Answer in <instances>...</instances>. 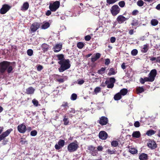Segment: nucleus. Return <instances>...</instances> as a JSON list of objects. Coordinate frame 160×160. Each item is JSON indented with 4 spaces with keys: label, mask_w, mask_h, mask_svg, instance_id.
Wrapping results in <instances>:
<instances>
[{
    "label": "nucleus",
    "mask_w": 160,
    "mask_h": 160,
    "mask_svg": "<svg viewBox=\"0 0 160 160\" xmlns=\"http://www.w3.org/2000/svg\"><path fill=\"white\" fill-rule=\"evenodd\" d=\"M29 4L28 2H26L23 4L21 7V10L22 11H25L27 10L29 8Z\"/></svg>",
    "instance_id": "20"
},
{
    "label": "nucleus",
    "mask_w": 160,
    "mask_h": 160,
    "mask_svg": "<svg viewBox=\"0 0 160 160\" xmlns=\"http://www.w3.org/2000/svg\"><path fill=\"white\" fill-rule=\"evenodd\" d=\"M144 91V89L142 87H139L136 88V92L137 94L141 93Z\"/></svg>",
    "instance_id": "26"
},
{
    "label": "nucleus",
    "mask_w": 160,
    "mask_h": 160,
    "mask_svg": "<svg viewBox=\"0 0 160 160\" xmlns=\"http://www.w3.org/2000/svg\"><path fill=\"white\" fill-rule=\"evenodd\" d=\"M132 136L133 138H138L140 137L141 134L139 131H134L133 132Z\"/></svg>",
    "instance_id": "22"
},
{
    "label": "nucleus",
    "mask_w": 160,
    "mask_h": 160,
    "mask_svg": "<svg viewBox=\"0 0 160 160\" xmlns=\"http://www.w3.org/2000/svg\"><path fill=\"white\" fill-rule=\"evenodd\" d=\"M129 152L132 154H135L137 153V150L135 148H131L129 149Z\"/></svg>",
    "instance_id": "36"
},
{
    "label": "nucleus",
    "mask_w": 160,
    "mask_h": 160,
    "mask_svg": "<svg viewBox=\"0 0 160 160\" xmlns=\"http://www.w3.org/2000/svg\"><path fill=\"white\" fill-rule=\"evenodd\" d=\"M110 61L109 59L107 58L105 60L104 64L105 65H108L110 63Z\"/></svg>",
    "instance_id": "56"
},
{
    "label": "nucleus",
    "mask_w": 160,
    "mask_h": 160,
    "mask_svg": "<svg viewBox=\"0 0 160 160\" xmlns=\"http://www.w3.org/2000/svg\"><path fill=\"white\" fill-rule=\"evenodd\" d=\"M77 95L76 94L73 93L72 94L71 97V99L73 101L75 100L77 98Z\"/></svg>",
    "instance_id": "45"
},
{
    "label": "nucleus",
    "mask_w": 160,
    "mask_h": 160,
    "mask_svg": "<svg viewBox=\"0 0 160 160\" xmlns=\"http://www.w3.org/2000/svg\"><path fill=\"white\" fill-rule=\"evenodd\" d=\"M116 2V0H106L107 3L106 5L108 6L110 4H112Z\"/></svg>",
    "instance_id": "32"
},
{
    "label": "nucleus",
    "mask_w": 160,
    "mask_h": 160,
    "mask_svg": "<svg viewBox=\"0 0 160 160\" xmlns=\"http://www.w3.org/2000/svg\"><path fill=\"white\" fill-rule=\"evenodd\" d=\"M138 12V11L137 10H133L132 12V15L134 16L136 15Z\"/></svg>",
    "instance_id": "60"
},
{
    "label": "nucleus",
    "mask_w": 160,
    "mask_h": 160,
    "mask_svg": "<svg viewBox=\"0 0 160 160\" xmlns=\"http://www.w3.org/2000/svg\"><path fill=\"white\" fill-rule=\"evenodd\" d=\"M138 51L137 49H133L131 52V54L133 56H136L138 53Z\"/></svg>",
    "instance_id": "42"
},
{
    "label": "nucleus",
    "mask_w": 160,
    "mask_h": 160,
    "mask_svg": "<svg viewBox=\"0 0 160 160\" xmlns=\"http://www.w3.org/2000/svg\"><path fill=\"white\" fill-rule=\"evenodd\" d=\"M92 155L93 156H95L97 155V150L96 149H95V151H94L93 152H90Z\"/></svg>",
    "instance_id": "61"
},
{
    "label": "nucleus",
    "mask_w": 160,
    "mask_h": 160,
    "mask_svg": "<svg viewBox=\"0 0 160 160\" xmlns=\"http://www.w3.org/2000/svg\"><path fill=\"white\" fill-rule=\"evenodd\" d=\"M99 30L98 32L99 33H101L103 31V29L102 27L99 26L98 28H97L96 29V32L98 30Z\"/></svg>",
    "instance_id": "49"
},
{
    "label": "nucleus",
    "mask_w": 160,
    "mask_h": 160,
    "mask_svg": "<svg viewBox=\"0 0 160 160\" xmlns=\"http://www.w3.org/2000/svg\"><path fill=\"white\" fill-rule=\"evenodd\" d=\"M118 4L120 7L123 8L125 5V3L124 1H122L119 2Z\"/></svg>",
    "instance_id": "48"
},
{
    "label": "nucleus",
    "mask_w": 160,
    "mask_h": 160,
    "mask_svg": "<svg viewBox=\"0 0 160 160\" xmlns=\"http://www.w3.org/2000/svg\"><path fill=\"white\" fill-rule=\"evenodd\" d=\"M58 64L60 65L58 70L60 72H62L69 68L71 67L70 61L69 59H67L63 62L58 61Z\"/></svg>",
    "instance_id": "2"
},
{
    "label": "nucleus",
    "mask_w": 160,
    "mask_h": 160,
    "mask_svg": "<svg viewBox=\"0 0 160 160\" xmlns=\"http://www.w3.org/2000/svg\"><path fill=\"white\" fill-rule=\"evenodd\" d=\"M27 141L25 140V138H21L20 143H21L22 145L25 144L26 143H27Z\"/></svg>",
    "instance_id": "47"
},
{
    "label": "nucleus",
    "mask_w": 160,
    "mask_h": 160,
    "mask_svg": "<svg viewBox=\"0 0 160 160\" xmlns=\"http://www.w3.org/2000/svg\"><path fill=\"white\" fill-rule=\"evenodd\" d=\"M69 113H75V110L74 109L71 108L69 110Z\"/></svg>",
    "instance_id": "63"
},
{
    "label": "nucleus",
    "mask_w": 160,
    "mask_h": 160,
    "mask_svg": "<svg viewBox=\"0 0 160 160\" xmlns=\"http://www.w3.org/2000/svg\"><path fill=\"white\" fill-rule=\"evenodd\" d=\"M62 44H57L53 46V50L54 52H59L62 49Z\"/></svg>",
    "instance_id": "16"
},
{
    "label": "nucleus",
    "mask_w": 160,
    "mask_h": 160,
    "mask_svg": "<svg viewBox=\"0 0 160 160\" xmlns=\"http://www.w3.org/2000/svg\"><path fill=\"white\" fill-rule=\"evenodd\" d=\"M158 21L156 19H152L151 21V23L153 26H155L158 24Z\"/></svg>",
    "instance_id": "31"
},
{
    "label": "nucleus",
    "mask_w": 160,
    "mask_h": 160,
    "mask_svg": "<svg viewBox=\"0 0 160 160\" xmlns=\"http://www.w3.org/2000/svg\"><path fill=\"white\" fill-rule=\"evenodd\" d=\"M50 26V24L49 22H43V24L41 26V28L42 29H46L48 28Z\"/></svg>",
    "instance_id": "21"
},
{
    "label": "nucleus",
    "mask_w": 160,
    "mask_h": 160,
    "mask_svg": "<svg viewBox=\"0 0 160 160\" xmlns=\"http://www.w3.org/2000/svg\"><path fill=\"white\" fill-rule=\"evenodd\" d=\"M91 38V37L89 35H87L84 37V39L86 41H89Z\"/></svg>",
    "instance_id": "54"
},
{
    "label": "nucleus",
    "mask_w": 160,
    "mask_h": 160,
    "mask_svg": "<svg viewBox=\"0 0 160 160\" xmlns=\"http://www.w3.org/2000/svg\"><path fill=\"white\" fill-rule=\"evenodd\" d=\"M11 7L7 4H4L2 5L0 10V13L2 14L6 13L11 8Z\"/></svg>",
    "instance_id": "8"
},
{
    "label": "nucleus",
    "mask_w": 160,
    "mask_h": 160,
    "mask_svg": "<svg viewBox=\"0 0 160 160\" xmlns=\"http://www.w3.org/2000/svg\"><path fill=\"white\" fill-rule=\"evenodd\" d=\"M120 10V8L117 5H115L111 7L110 11L112 14L113 16H115L119 12Z\"/></svg>",
    "instance_id": "6"
},
{
    "label": "nucleus",
    "mask_w": 160,
    "mask_h": 160,
    "mask_svg": "<svg viewBox=\"0 0 160 160\" xmlns=\"http://www.w3.org/2000/svg\"><path fill=\"white\" fill-rule=\"evenodd\" d=\"M58 143L61 147H63L65 144V141L63 140L60 139L58 141Z\"/></svg>",
    "instance_id": "38"
},
{
    "label": "nucleus",
    "mask_w": 160,
    "mask_h": 160,
    "mask_svg": "<svg viewBox=\"0 0 160 160\" xmlns=\"http://www.w3.org/2000/svg\"><path fill=\"white\" fill-rule=\"evenodd\" d=\"M12 131V129L10 128L7 130L6 131L3 132L0 135V142L2 140L4 139L5 138L8 136L11 132Z\"/></svg>",
    "instance_id": "7"
},
{
    "label": "nucleus",
    "mask_w": 160,
    "mask_h": 160,
    "mask_svg": "<svg viewBox=\"0 0 160 160\" xmlns=\"http://www.w3.org/2000/svg\"><path fill=\"white\" fill-rule=\"evenodd\" d=\"M51 12L50 10H48L46 13V15L47 16H49L51 14Z\"/></svg>",
    "instance_id": "64"
},
{
    "label": "nucleus",
    "mask_w": 160,
    "mask_h": 160,
    "mask_svg": "<svg viewBox=\"0 0 160 160\" xmlns=\"http://www.w3.org/2000/svg\"><path fill=\"white\" fill-rule=\"evenodd\" d=\"M79 148L78 142L77 140H75L74 142L69 144L68 146V150L69 152H73L77 150Z\"/></svg>",
    "instance_id": "4"
},
{
    "label": "nucleus",
    "mask_w": 160,
    "mask_h": 160,
    "mask_svg": "<svg viewBox=\"0 0 160 160\" xmlns=\"http://www.w3.org/2000/svg\"><path fill=\"white\" fill-rule=\"evenodd\" d=\"M107 152H108V154H112L115 153V151L113 150H111L110 149H108L107 150Z\"/></svg>",
    "instance_id": "52"
},
{
    "label": "nucleus",
    "mask_w": 160,
    "mask_h": 160,
    "mask_svg": "<svg viewBox=\"0 0 160 160\" xmlns=\"http://www.w3.org/2000/svg\"><path fill=\"white\" fill-rule=\"evenodd\" d=\"M122 98V96L120 93L118 92L115 95L114 99L115 100L118 101L120 100Z\"/></svg>",
    "instance_id": "27"
},
{
    "label": "nucleus",
    "mask_w": 160,
    "mask_h": 160,
    "mask_svg": "<svg viewBox=\"0 0 160 160\" xmlns=\"http://www.w3.org/2000/svg\"><path fill=\"white\" fill-rule=\"evenodd\" d=\"M137 4L139 7H142L144 4V2L142 0H138L137 2Z\"/></svg>",
    "instance_id": "44"
},
{
    "label": "nucleus",
    "mask_w": 160,
    "mask_h": 160,
    "mask_svg": "<svg viewBox=\"0 0 160 160\" xmlns=\"http://www.w3.org/2000/svg\"><path fill=\"white\" fill-rule=\"evenodd\" d=\"M28 55L30 56H32L33 53V51L31 49H28L27 51Z\"/></svg>",
    "instance_id": "46"
},
{
    "label": "nucleus",
    "mask_w": 160,
    "mask_h": 160,
    "mask_svg": "<svg viewBox=\"0 0 160 160\" xmlns=\"http://www.w3.org/2000/svg\"><path fill=\"white\" fill-rule=\"evenodd\" d=\"M40 26L39 23L35 22L31 25L30 29L32 32H34L39 28Z\"/></svg>",
    "instance_id": "9"
},
{
    "label": "nucleus",
    "mask_w": 160,
    "mask_h": 160,
    "mask_svg": "<svg viewBox=\"0 0 160 160\" xmlns=\"http://www.w3.org/2000/svg\"><path fill=\"white\" fill-rule=\"evenodd\" d=\"M57 57L58 58V59L59 60V61L63 62V61H64V60H67L64 58V55L62 54L58 55L57 56Z\"/></svg>",
    "instance_id": "28"
},
{
    "label": "nucleus",
    "mask_w": 160,
    "mask_h": 160,
    "mask_svg": "<svg viewBox=\"0 0 160 160\" xmlns=\"http://www.w3.org/2000/svg\"><path fill=\"white\" fill-rule=\"evenodd\" d=\"M101 54L99 53H97L96 54L95 57H92L91 58V61L92 62H94L97 61L100 57Z\"/></svg>",
    "instance_id": "18"
},
{
    "label": "nucleus",
    "mask_w": 160,
    "mask_h": 160,
    "mask_svg": "<svg viewBox=\"0 0 160 160\" xmlns=\"http://www.w3.org/2000/svg\"><path fill=\"white\" fill-rule=\"evenodd\" d=\"M61 107L63 108H69V104L67 102H63L61 106Z\"/></svg>",
    "instance_id": "34"
},
{
    "label": "nucleus",
    "mask_w": 160,
    "mask_h": 160,
    "mask_svg": "<svg viewBox=\"0 0 160 160\" xmlns=\"http://www.w3.org/2000/svg\"><path fill=\"white\" fill-rule=\"evenodd\" d=\"M129 18H126L122 15H120L118 16L117 18V20L119 24L123 23L124 22L128 19Z\"/></svg>",
    "instance_id": "14"
},
{
    "label": "nucleus",
    "mask_w": 160,
    "mask_h": 160,
    "mask_svg": "<svg viewBox=\"0 0 160 160\" xmlns=\"http://www.w3.org/2000/svg\"><path fill=\"white\" fill-rule=\"evenodd\" d=\"M101 88L99 87H96L94 90V92L96 94H97L98 93L101 91Z\"/></svg>",
    "instance_id": "43"
},
{
    "label": "nucleus",
    "mask_w": 160,
    "mask_h": 160,
    "mask_svg": "<svg viewBox=\"0 0 160 160\" xmlns=\"http://www.w3.org/2000/svg\"><path fill=\"white\" fill-rule=\"evenodd\" d=\"M95 148L92 145L89 146L88 147V149L89 151V152L95 151Z\"/></svg>",
    "instance_id": "40"
},
{
    "label": "nucleus",
    "mask_w": 160,
    "mask_h": 160,
    "mask_svg": "<svg viewBox=\"0 0 160 160\" xmlns=\"http://www.w3.org/2000/svg\"><path fill=\"white\" fill-rule=\"evenodd\" d=\"M37 132L36 130L32 131L30 132V135L32 136H35L37 135Z\"/></svg>",
    "instance_id": "51"
},
{
    "label": "nucleus",
    "mask_w": 160,
    "mask_h": 160,
    "mask_svg": "<svg viewBox=\"0 0 160 160\" xmlns=\"http://www.w3.org/2000/svg\"><path fill=\"white\" fill-rule=\"evenodd\" d=\"M15 62H10L6 61H4L0 62V74L3 75L7 72L8 74L12 73L13 68L12 63Z\"/></svg>",
    "instance_id": "1"
},
{
    "label": "nucleus",
    "mask_w": 160,
    "mask_h": 160,
    "mask_svg": "<svg viewBox=\"0 0 160 160\" xmlns=\"http://www.w3.org/2000/svg\"><path fill=\"white\" fill-rule=\"evenodd\" d=\"M117 72V71H115V70L114 68H111L109 70V72L108 73V76H111L112 75H114Z\"/></svg>",
    "instance_id": "24"
},
{
    "label": "nucleus",
    "mask_w": 160,
    "mask_h": 160,
    "mask_svg": "<svg viewBox=\"0 0 160 160\" xmlns=\"http://www.w3.org/2000/svg\"><path fill=\"white\" fill-rule=\"evenodd\" d=\"M63 121L64 122V125H67L69 124V119L68 117L66 115H64L63 116Z\"/></svg>",
    "instance_id": "23"
},
{
    "label": "nucleus",
    "mask_w": 160,
    "mask_h": 160,
    "mask_svg": "<svg viewBox=\"0 0 160 160\" xmlns=\"http://www.w3.org/2000/svg\"><path fill=\"white\" fill-rule=\"evenodd\" d=\"M108 134L104 131H100L99 134V137L102 140H105L108 137Z\"/></svg>",
    "instance_id": "15"
},
{
    "label": "nucleus",
    "mask_w": 160,
    "mask_h": 160,
    "mask_svg": "<svg viewBox=\"0 0 160 160\" xmlns=\"http://www.w3.org/2000/svg\"><path fill=\"white\" fill-rule=\"evenodd\" d=\"M84 46V44L83 43L81 42H78L77 44V46L79 49L82 48Z\"/></svg>",
    "instance_id": "41"
},
{
    "label": "nucleus",
    "mask_w": 160,
    "mask_h": 160,
    "mask_svg": "<svg viewBox=\"0 0 160 160\" xmlns=\"http://www.w3.org/2000/svg\"><path fill=\"white\" fill-rule=\"evenodd\" d=\"M32 102L33 104L35 106H38V101L36 100L35 99H33L32 100Z\"/></svg>",
    "instance_id": "50"
},
{
    "label": "nucleus",
    "mask_w": 160,
    "mask_h": 160,
    "mask_svg": "<svg viewBox=\"0 0 160 160\" xmlns=\"http://www.w3.org/2000/svg\"><path fill=\"white\" fill-rule=\"evenodd\" d=\"M55 148L56 150H59L62 147L58 144H56L55 146Z\"/></svg>",
    "instance_id": "62"
},
{
    "label": "nucleus",
    "mask_w": 160,
    "mask_h": 160,
    "mask_svg": "<svg viewBox=\"0 0 160 160\" xmlns=\"http://www.w3.org/2000/svg\"><path fill=\"white\" fill-rule=\"evenodd\" d=\"M128 92V91L127 89L123 88L121 90L119 93H120L121 95L124 96L127 94Z\"/></svg>",
    "instance_id": "29"
},
{
    "label": "nucleus",
    "mask_w": 160,
    "mask_h": 160,
    "mask_svg": "<svg viewBox=\"0 0 160 160\" xmlns=\"http://www.w3.org/2000/svg\"><path fill=\"white\" fill-rule=\"evenodd\" d=\"M35 90L32 87H30L26 89V93L28 94H32L34 93Z\"/></svg>",
    "instance_id": "19"
},
{
    "label": "nucleus",
    "mask_w": 160,
    "mask_h": 160,
    "mask_svg": "<svg viewBox=\"0 0 160 160\" xmlns=\"http://www.w3.org/2000/svg\"><path fill=\"white\" fill-rule=\"evenodd\" d=\"M148 49V46L147 45H144L143 46L142 49L141 50V52L143 53H146L147 52Z\"/></svg>",
    "instance_id": "33"
},
{
    "label": "nucleus",
    "mask_w": 160,
    "mask_h": 160,
    "mask_svg": "<svg viewBox=\"0 0 160 160\" xmlns=\"http://www.w3.org/2000/svg\"><path fill=\"white\" fill-rule=\"evenodd\" d=\"M140 160H148V156L147 154L144 153H142L139 156Z\"/></svg>",
    "instance_id": "17"
},
{
    "label": "nucleus",
    "mask_w": 160,
    "mask_h": 160,
    "mask_svg": "<svg viewBox=\"0 0 160 160\" xmlns=\"http://www.w3.org/2000/svg\"><path fill=\"white\" fill-rule=\"evenodd\" d=\"M42 49L44 52L47 51L49 48V46L46 43H43L41 46Z\"/></svg>",
    "instance_id": "25"
},
{
    "label": "nucleus",
    "mask_w": 160,
    "mask_h": 160,
    "mask_svg": "<svg viewBox=\"0 0 160 160\" xmlns=\"http://www.w3.org/2000/svg\"><path fill=\"white\" fill-rule=\"evenodd\" d=\"M108 122V118L105 116H102L99 118V123L102 126L106 125Z\"/></svg>",
    "instance_id": "10"
},
{
    "label": "nucleus",
    "mask_w": 160,
    "mask_h": 160,
    "mask_svg": "<svg viewBox=\"0 0 160 160\" xmlns=\"http://www.w3.org/2000/svg\"><path fill=\"white\" fill-rule=\"evenodd\" d=\"M84 82V81L83 79L78 80H77V83L79 85H82L83 84Z\"/></svg>",
    "instance_id": "53"
},
{
    "label": "nucleus",
    "mask_w": 160,
    "mask_h": 160,
    "mask_svg": "<svg viewBox=\"0 0 160 160\" xmlns=\"http://www.w3.org/2000/svg\"><path fill=\"white\" fill-rule=\"evenodd\" d=\"M131 24L132 26H137L138 24V21L135 19H133L132 20Z\"/></svg>",
    "instance_id": "37"
},
{
    "label": "nucleus",
    "mask_w": 160,
    "mask_h": 160,
    "mask_svg": "<svg viewBox=\"0 0 160 160\" xmlns=\"http://www.w3.org/2000/svg\"><path fill=\"white\" fill-rule=\"evenodd\" d=\"M106 67H102L98 71V73L100 74H102L105 72V71L106 70Z\"/></svg>",
    "instance_id": "35"
},
{
    "label": "nucleus",
    "mask_w": 160,
    "mask_h": 160,
    "mask_svg": "<svg viewBox=\"0 0 160 160\" xmlns=\"http://www.w3.org/2000/svg\"><path fill=\"white\" fill-rule=\"evenodd\" d=\"M147 146L151 149L153 150L157 148V144L154 140H150L148 143Z\"/></svg>",
    "instance_id": "12"
},
{
    "label": "nucleus",
    "mask_w": 160,
    "mask_h": 160,
    "mask_svg": "<svg viewBox=\"0 0 160 160\" xmlns=\"http://www.w3.org/2000/svg\"><path fill=\"white\" fill-rule=\"evenodd\" d=\"M116 40V39L115 37H112L111 38L110 41L111 43H113L115 42Z\"/></svg>",
    "instance_id": "59"
},
{
    "label": "nucleus",
    "mask_w": 160,
    "mask_h": 160,
    "mask_svg": "<svg viewBox=\"0 0 160 160\" xmlns=\"http://www.w3.org/2000/svg\"><path fill=\"white\" fill-rule=\"evenodd\" d=\"M43 68V67L40 65H38L37 67V70L38 71H41Z\"/></svg>",
    "instance_id": "55"
},
{
    "label": "nucleus",
    "mask_w": 160,
    "mask_h": 160,
    "mask_svg": "<svg viewBox=\"0 0 160 160\" xmlns=\"http://www.w3.org/2000/svg\"><path fill=\"white\" fill-rule=\"evenodd\" d=\"M111 145L112 147H115L118 145V143L117 141L114 140L111 142Z\"/></svg>",
    "instance_id": "39"
},
{
    "label": "nucleus",
    "mask_w": 160,
    "mask_h": 160,
    "mask_svg": "<svg viewBox=\"0 0 160 160\" xmlns=\"http://www.w3.org/2000/svg\"><path fill=\"white\" fill-rule=\"evenodd\" d=\"M60 2L58 1H56L52 3H50L49 4V8L51 11L52 12L56 11L59 8Z\"/></svg>",
    "instance_id": "5"
},
{
    "label": "nucleus",
    "mask_w": 160,
    "mask_h": 160,
    "mask_svg": "<svg viewBox=\"0 0 160 160\" xmlns=\"http://www.w3.org/2000/svg\"><path fill=\"white\" fill-rule=\"evenodd\" d=\"M156 131L152 130H150L148 131L146 134L148 136H151L154 134L156 133Z\"/></svg>",
    "instance_id": "30"
},
{
    "label": "nucleus",
    "mask_w": 160,
    "mask_h": 160,
    "mask_svg": "<svg viewBox=\"0 0 160 160\" xmlns=\"http://www.w3.org/2000/svg\"><path fill=\"white\" fill-rule=\"evenodd\" d=\"M144 80L145 82H152V80L150 79V78L148 77H145L144 78Z\"/></svg>",
    "instance_id": "57"
},
{
    "label": "nucleus",
    "mask_w": 160,
    "mask_h": 160,
    "mask_svg": "<svg viewBox=\"0 0 160 160\" xmlns=\"http://www.w3.org/2000/svg\"><path fill=\"white\" fill-rule=\"evenodd\" d=\"M116 80L114 78L111 77L109 78V80H106L105 83L102 82L100 85L102 87H105L106 85L107 88H112L114 86V83H115Z\"/></svg>",
    "instance_id": "3"
},
{
    "label": "nucleus",
    "mask_w": 160,
    "mask_h": 160,
    "mask_svg": "<svg viewBox=\"0 0 160 160\" xmlns=\"http://www.w3.org/2000/svg\"><path fill=\"white\" fill-rule=\"evenodd\" d=\"M140 125V123L138 121H136L134 123V126L136 128L139 127Z\"/></svg>",
    "instance_id": "58"
},
{
    "label": "nucleus",
    "mask_w": 160,
    "mask_h": 160,
    "mask_svg": "<svg viewBox=\"0 0 160 160\" xmlns=\"http://www.w3.org/2000/svg\"><path fill=\"white\" fill-rule=\"evenodd\" d=\"M157 74V71L155 69L152 70L149 73L148 77L152 82L154 81Z\"/></svg>",
    "instance_id": "13"
},
{
    "label": "nucleus",
    "mask_w": 160,
    "mask_h": 160,
    "mask_svg": "<svg viewBox=\"0 0 160 160\" xmlns=\"http://www.w3.org/2000/svg\"><path fill=\"white\" fill-rule=\"evenodd\" d=\"M17 128L18 132L21 133H25L27 130L26 127L24 123L19 125Z\"/></svg>",
    "instance_id": "11"
}]
</instances>
